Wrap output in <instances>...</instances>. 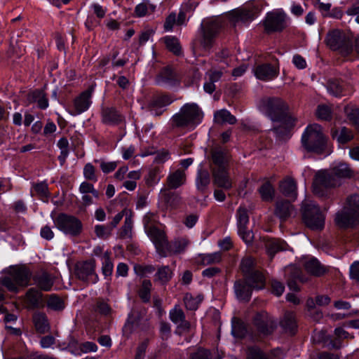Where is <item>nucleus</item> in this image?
Wrapping results in <instances>:
<instances>
[{"instance_id":"1","label":"nucleus","mask_w":359,"mask_h":359,"mask_svg":"<svg viewBox=\"0 0 359 359\" xmlns=\"http://www.w3.org/2000/svg\"><path fill=\"white\" fill-rule=\"evenodd\" d=\"M203 117V113L196 104L187 103L172 116L171 121L175 127L192 130L201 122Z\"/></svg>"},{"instance_id":"2","label":"nucleus","mask_w":359,"mask_h":359,"mask_svg":"<svg viewBox=\"0 0 359 359\" xmlns=\"http://www.w3.org/2000/svg\"><path fill=\"white\" fill-rule=\"evenodd\" d=\"M327 138L323 131L322 127L313 123L309 125L302 135V146L309 152L322 154L327 145Z\"/></svg>"},{"instance_id":"3","label":"nucleus","mask_w":359,"mask_h":359,"mask_svg":"<svg viewBox=\"0 0 359 359\" xmlns=\"http://www.w3.org/2000/svg\"><path fill=\"white\" fill-rule=\"evenodd\" d=\"M335 222L341 228L359 224V195L353 194L347 198L344 209L336 214Z\"/></svg>"},{"instance_id":"4","label":"nucleus","mask_w":359,"mask_h":359,"mask_svg":"<svg viewBox=\"0 0 359 359\" xmlns=\"http://www.w3.org/2000/svg\"><path fill=\"white\" fill-rule=\"evenodd\" d=\"M259 109L273 122H284L287 116V105L280 97L262 98Z\"/></svg>"},{"instance_id":"5","label":"nucleus","mask_w":359,"mask_h":359,"mask_svg":"<svg viewBox=\"0 0 359 359\" xmlns=\"http://www.w3.org/2000/svg\"><path fill=\"white\" fill-rule=\"evenodd\" d=\"M302 219L311 230H322L325 225V215L319 206L312 201L304 200L302 205Z\"/></svg>"},{"instance_id":"6","label":"nucleus","mask_w":359,"mask_h":359,"mask_svg":"<svg viewBox=\"0 0 359 359\" xmlns=\"http://www.w3.org/2000/svg\"><path fill=\"white\" fill-rule=\"evenodd\" d=\"M265 286V278L262 273H255L245 278L244 280L235 283L234 289L237 297L242 301H248L251 297L252 290H262Z\"/></svg>"},{"instance_id":"7","label":"nucleus","mask_w":359,"mask_h":359,"mask_svg":"<svg viewBox=\"0 0 359 359\" xmlns=\"http://www.w3.org/2000/svg\"><path fill=\"white\" fill-rule=\"evenodd\" d=\"M31 273L25 267H13L7 276L2 278L1 283L9 291L17 292L19 287L28 285Z\"/></svg>"},{"instance_id":"8","label":"nucleus","mask_w":359,"mask_h":359,"mask_svg":"<svg viewBox=\"0 0 359 359\" xmlns=\"http://www.w3.org/2000/svg\"><path fill=\"white\" fill-rule=\"evenodd\" d=\"M152 216L153 215L151 214H147L144 216V228L147 231L148 236L154 244L158 253L161 257H166L168 254L169 242L163 231H161L149 224V220Z\"/></svg>"},{"instance_id":"9","label":"nucleus","mask_w":359,"mask_h":359,"mask_svg":"<svg viewBox=\"0 0 359 359\" xmlns=\"http://www.w3.org/2000/svg\"><path fill=\"white\" fill-rule=\"evenodd\" d=\"M326 45L333 50L346 55L352 51V43L350 37L339 29L330 31L325 37Z\"/></svg>"},{"instance_id":"10","label":"nucleus","mask_w":359,"mask_h":359,"mask_svg":"<svg viewBox=\"0 0 359 359\" xmlns=\"http://www.w3.org/2000/svg\"><path fill=\"white\" fill-rule=\"evenodd\" d=\"M339 182L334 175L330 171H320L316 175L313 184V191L315 195L321 198L330 196L328 189L338 186Z\"/></svg>"},{"instance_id":"11","label":"nucleus","mask_w":359,"mask_h":359,"mask_svg":"<svg viewBox=\"0 0 359 359\" xmlns=\"http://www.w3.org/2000/svg\"><path fill=\"white\" fill-rule=\"evenodd\" d=\"M57 228L67 235L79 236L83 229L81 222L74 216L67 214H60L55 219Z\"/></svg>"},{"instance_id":"12","label":"nucleus","mask_w":359,"mask_h":359,"mask_svg":"<svg viewBox=\"0 0 359 359\" xmlns=\"http://www.w3.org/2000/svg\"><path fill=\"white\" fill-rule=\"evenodd\" d=\"M253 324L260 337L271 335L277 327L276 319L265 311H261L255 316Z\"/></svg>"},{"instance_id":"13","label":"nucleus","mask_w":359,"mask_h":359,"mask_svg":"<svg viewBox=\"0 0 359 359\" xmlns=\"http://www.w3.org/2000/svg\"><path fill=\"white\" fill-rule=\"evenodd\" d=\"M145 315L146 311L144 309H132L123 327V334L129 337L133 332L139 329H144L147 321Z\"/></svg>"},{"instance_id":"14","label":"nucleus","mask_w":359,"mask_h":359,"mask_svg":"<svg viewBox=\"0 0 359 359\" xmlns=\"http://www.w3.org/2000/svg\"><path fill=\"white\" fill-rule=\"evenodd\" d=\"M287 14L282 9L274 10L266 14L264 21L266 32L283 31L287 27Z\"/></svg>"},{"instance_id":"15","label":"nucleus","mask_w":359,"mask_h":359,"mask_svg":"<svg viewBox=\"0 0 359 359\" xmlns=\"http://www.w3.org/2000/svg\"><path fill=\"white\" fill-rule=\"evenodd\" d=\"M236 220L239 236L245 243H250L253 240L254 235L248 228L249 215L245 208L241 206L237 210Z\"/></svg>"},{"instance_id":"16","label":"nucleus","mask_w":359,"mask_h":359,"mask_svg":"<svg viewBox=\"0 0 359 359\" xmlns=\"http://www.w3.org/2000/svg\"><path fill=\"white\" fill-rule=\"evenodd\" d=\"M95 267L94 259L79 262L76 265V275L83 281L95 283L98 280V276L95 272Z\"/></svg>"},{"instance_id":"17","label":"nucleus","mask_w":359,"mask_h":359,"mask_svg":"<svg viewBox=\"0 0 359 359\" xmlns=\"http://www.w3.org/2000/svg\"><path fill=\"white\" fill-rule=\"evenodd\" d=\"M218 29V24L215 22H210L204 25L203 36L201 40V45L204 50H209L212 47L214 37L217 34Z\"/></svg>"},{"instance_id":"18","label":"nucleus","mask_w":359,"mask_h":359,"mask_svg":"<svg viewBox=\"0 0 359 359\" xmlns=\"http://www.w3.org/2000/svg\"><path fill=\"white\" fill-rule=\"evenodd\" d=\"M213 182L215 185L224 189L229 190L232 187V180L230 177L227 168L211 170Z\"/></svg>"},{"instance_id":"19","label":"nucleus","mask_w":359,"mask_h":359,"mask_svg":"<svg viewBox=\"0 0 359 359\" xmlns=\"http://www.w3.org/2000/svg\"><path fill=\"white\" fill-rule=\"evenodd\" d=\"M255 76L262 81H270L278 75V69L266 63L257 66L254 69Z\"/></svg>"},{"instance_id":"20","label":"nucleus","mask_w":359,"mask_h":359,"mask_svg":"<svg viewBox=\"0 0 359 359\" xmlns=\"http://www.w3.org/2000/svg\"><path fill=\"white\" fill-rule=\"evenodd\" d=\"M93 91V87L91 86L88 90L82 92L77 97L74 99V106L76 114H81L89 108L91 104V97Z\"/></svg>"},{"instance_id":"21","label":"nucleus","mask_w":359,"mask_h":359,"mask_svg":"<svg viewBox=\"0 0 359 359\" xmlns=\"http://www.w3.org/2000/svg\"><path fill=\"white\" fill-rule=\"evenodd\" d=\"M227 153L222 148H214L211 150V170L227 168Z\"/></svg>"},{"instance_id":"22","label":"nucleus","mask_w":359,"mask_h":359,"mask_svg":"<svg viewBox=\"0 0 359 359\" xmlns=\"http://www.w3.org/2000/svg\"><path fill=\"white\" fill-rule=\"evenodd\" d=\"M172 102V100L168 95H160L154 97L148 103L147 108L154 116L162 114L161 109Z\"/></svg>"},{"instance_id":"23","label":"nucleus","mask_w":359,"mask_h":359,"mask_svg":"<svg viewBox=\"0 0 359 359\" xmlns=\"http://www.w3.org/2000/svg\"><path fill=\"white\" fill-rule=\"evenodd\" d=\"M280 191L286 197L294 201L297 196V188L295 180L291 177H286L279 184Z\"/></svg>"},{"instance_id":"24","label":"nucleus","mask_w":359,"mask_h":359,"mask_svg":"<svg viewBox=\"0 0 359 359\" xmlns=\"http://www.w3.org/2000/svg\"><path fill=\"white\" fill-rule=\"evenodd\" d=\"M170 319L175 324L178 325V329L182 331H188L190 328V323L185 320V315L182 309L175 306L170 311Z\"/></svg>"},{"instance_id":"25","label":"nucleus","mask_w":359,"mask_h":359,"mask_svg":"<svg viewBox=\"0 0 359 359\" xmlns=\"http://www.w3.org/2000/svg\"><path fill=\"white\" fill-rule=\"evenodd\" d=\"M306 271L315 276H321L328 271V268L323 264L316 258H309L304 263Z\"/></svg>"},{"instance_id":"26","label":"nucleus","mask_w":359,"mask_h":359,"mask_svg":"<svg viewBox=\"0 0 359 359\" xmlns=\"http://www.w3.org/2000/svg\"><path fill=\"white\" fill-rule=\"evenodd\" d=\"M25 303L28 309H36L43 306V294L35 288H30L25 294Z\"/></svg>"},{"instance_id":"27","label":"nucleus","mask_w":359,"mask_h":359,"mask_svg":"<svg viewBox=\"0 0 359 359\" xmlns=\"http://www.w3.org/2000/svg\"><path fill=\"white\" fill-rule=\"evenodd\" d=\"M294 212L293 205L287 201H278L276 204L275 215L281 220L285 221Z\"/></svg>"},{"instance_id":"28","label":"nucleus","mask_w":359,"mask_h":359,"mask_svg":"<svg viewBox=\"0 0 359 359\" xmlns=\"http://www.w3.org/2000/svg\"><path fill=\"white\" fill-rule=\"evenodd\" d=\"M102 118L103 123L109 125L118 124L123 121V116L114 107L103 109Z\"/></svg>"},{"instance_id":"29","label":"nucleus","mask_w":359,"mask_h":359,"mask_svg":"<svg viewBox=\"0 0 359 359\" xmlns=\"http://www.w3.org/2000/svg\"><path fill=\"white\" fill-rule=\"evenodd\" d=\"M167 186L170 189H175L186 182V174L184 170H177L167 177Z\"/></svg>"},{"instance_id":"30","label":"nucleus","mask_w":359,"mask_h":359,"mask_svg":"<svg viewBox=\"0 0 359 359\" xmlns=\"http://www.w3.org/2000/svg\"><path fill=\"white\" fill-rule=\"evenodd\" d=\"M280 325L286 333L294 334L297 328L294 314L292 312H286L280 322Z\"/></svg>"},{"instance_id":"31","label":"nucleus","mask_w":359,"mask_h":359,"mask_svg":"<svg viewBox=\"0 0 359 359\" xmlns=\"http://www.w3.org/2000/svg\"><path fill=\"white\" fill-rule=\"evenodd\" d=\"M34 284L41 290L49 291L53 285V280L46 272H41L33 277Z\"/></svg>"},{"instance_id":"32","label":"nucleus","mask_w":359,"mask_h":359,"mask_svg":"<svg viewBox=\"0 0 359 359\" xmlns=\"http://www.w3.org/2000/svg\"><path fill=\"white\" fill-rule=\"evenodd\" d=\"M265 248L267 254L271 259L276 252L285 249V243L278 239L267 238L265 241Z\"/></svg>"},{"instance_id":"33","label":"nucleus","mask_w":359,"mask_h":359,"mask_svg":"<svg viewBox=\"0 0 359 359\" xmlns=\"http://www.w3.org/2000/svg\"><path fill=\"white\" fill-rule=\"evenodd\" d=\"M29 102H36L39 108L44 109L48 107V100L43 90H36L28 95Z\"/></svg>"},{"instance_id":"34","label":"nucleus","mask_w":359,"mask_h":359,"mask_svg":"<svg viewBox=\"0 0 359 359\" xmlns=\"http://www.w3.org/2000/svg\"><path fill=\"white\" fill-rule=\"evenodd\" d=\"M330 170L337 180L341 178H349L352 176V170L344 163L337 164Z\"/></svg>"},{"instance_id":"35","label":"nucleus","mask_w":359,"mask_h":359,"mask_svg":"<svg viewBox=\"0 0 359 359\" xmlns=\"http://www.w3.org/2000/svg\"><path fill=\"white\" fill-rule=\"evenodd\" d=\"M327 88L330 94L336 97L345 96L347 95L344 83L337 79L329 81Z\"/></svg>"},{"instance_id":"36","label":"nucleus","mask_w":359,"mask_h":359,"mask_svg":"<svg viewBox=\"0 0 359 359\" xmlns=\"http://www.w3.org/2000/svg\"><path fill=\"white\" fill-rule=\"evenodd\" d=\"M214 120L219 124H223L224 123L235 124L236 123V117L226 109H221L215 111L214 114Z\"/></svg>"},{"instance_id":"37","label":"nucleus","mask_w":359,"mask_h":359,"mask_svg":"<svg viewBox=\"0 0 359 359\" xmlns=\"http://www.w3.org/2000/svg\"><path fill=\"white\" fill-rule=\"evenodd\" d=\"M241 269L246 278L247 276L254 275L255 273H262L255 269V260L250 257H246L241 260Z\"/></svg>"},{"instance_id":"38","label":"nucleus","mask_w":359,"mask_h":359,"mask_svg":"<svg viewBox=\"0 0 359 359\" xmlns=\"http://www.w3.org/2000/svg\"><path fill=\"white\" fill-rule=\"evenodd\" d=\"M33 320L37 332L43 334L48 331L49 324L45 314L37 313L34 314Z\"/></svg>"},{"instance_id":"39","label":"nucleus","mask_w":359,"mask_h":359,"mask_svg":"<svg viewBox=\"0 0 359 359\" xmlns=\"http://www.w3.org/2000/svg\"><path fill=\"white\" fill-rule=\"evenodd\" d=\"M210 182V177L209 172L205 169H200L198 171L196 177V187L197 189L201 191H203Z\"/></svg>"},{"instance_id":"40","label":"nucleus","mask_w":359,"mask_h":359,"mask_svg":"<svg viewBox=\"0 0 359 359\" xmlns=\"http://www.w3.org/2000/svg\"><path fill=\"white\" fill-rule=\"evenodd\" d=\"M189 243L187 238H178L171 243H169L168 252L180 253L187 248Z\"/></svg>"},{"instance_id":"41","label":"nucleus","mask_w":359,"mask_h":359,"mask_svg":"<svg viewBox=\"0 0 359 359\" xmlns=\"http://www.w3.org/2000/svg\"><path fill=\"white\" fill-rule=\"evenodd\" d=\"M111 253L106 251L101 255L102 272L104 276H110L112 274L114 264L110 257Z\"/></svg>"},{"instance_id":"42","label":"nucleus","mask_w":359,"mask_h":359,"mask_svg":"<svg viewBox=\"0 0 359 359\" xmlns=\"http://www.w3.org/2000/svg\"><path fill=\"white\" fill-rule=\"evenodd\" d=\"M155 8V6L151 4L148 0H144L136 6L135 13L136 16L141 18L147 14L152 13Z\"/></svg>"},{"instance_id":"43","label":"nucleus","mask_w":359,"mask_h":359,"mask_svg":"<svg viewBox=\"0 0 359 359\" xmlns=\"http://www.w3.org/2000/svg\"><path fill=\"white\" fill-rule=\"evenodd\" d=\"M172 276V272L168 266H161L155 275V280L161 284L168 283Z\"/></svg>"},{"instance_id":"44","label":"nucleus","mask_w":359,"mask_h":359,"mask_svg":"<svg viewBox=\"0 0 359 359\" xmlns=\"http://www.w3.org/2000/svg\"><path fill=\"white\" fill-rule=\"evenodd\" d=\"M255 18V13L248 8H242L235 12V21L236 22H245L251 21Z\"/></svg>"},{"instance_id":"45","label":"nucleus","mask_w":359,"mask_h":359,"mask_svg":"<svg viewBox=\"0 0 359 359\" xmlns=\"http://www.w3.org/2000/svg\"><path fill=\"white\" fill-rule=\"evenodd\" d=\"M57 146L60 150V154L58 160L61 165H63L69 155V141L66 137H62L57 142Z\"/></svg>"},{"instance_id":"46","label":"nucleus","mask_w":359,"mask_h":359,"mask_svg":"<svg viewBox=\"0 0 359 359\" xmlns=\"http://www.w3.org/2000/svg\"><path fill=\"white\" fill-rule=\"evenodd\" d=\"M334 334L336 339L334 340H330V345L332 348H340L341 347V342L340 339H346L350 337L349 334L341 327H337L334 330Z\"/></svg>"},{"instance_id":"47","label":"nucleus","mask_w":359,"mask_h":359,"mask_svg":"<svg viewBox=\"0 0 359 359\" xmlns=\"http://www.w3.org/2000/svg\"><path fill=\"white\" fill-rule=\"evenodd\" d=\"M203 299V297L201 294L194 297L191 294H186L184 297L185 306L189 310H196Z\"/></svg>"},{"instance_id":"48","label":"nucleus","mask_w":359,"mask_h":359,"mask_svg":"<svg viewBox=\"0 0 359 359\" xmlns=\"http://www.w3.org/2000/svg\"><path fill=\"white\" fill-rule=\"evenodd\" d=\"M166 48L175 55H179L181 52V46L178 39L174 36H168L163 38Z\"/></svg>"},{"instance_id":"49","label":"nucleus","mask_w":359,"mask_h":359,"mask_svg":"<svg viewBox=\"0 0 359 359\" xmlns=\"http://www.w3.org/2000/svg\"><path fill=\"white\" fill-rule=\"evenodd\" d=\"M259 192L263 201H271L274 195V189L269 182H265L259 189Z\"/></svg>"},{"instance_id":"50","label":"nucleus","mask_w":359,"mask_h":359,"mask_svg":"<svg viewBox=\"0 0 359 359\" xmlns=\"http://www.w3.org/2000/svg\"><path fill=\"white\" fill-rule=\"evenodd\" d=\"M222 260V254L216 252L209 254H203L201 255V263L203 265L215 264L220 262Z\"/></svg>"},{"instance_id":"51","label":"nucleus","mask_w":359,"mask_h":359,"mask_svg":"<svg viewBox=\"0 0 359 359\" xmlns=\"http://www.w3.org/2000/svg\"><path fill=\"white\" fill-rule=\"evenodd\" d=\"M47 306L55 311L62 310L65 308L63 301L55 294L47 296Z\"/></svg>"},{"instance_id":"52","label":"nucleus","mask_w":359,"mask_h":359,"mask_svg":"<svg viewBox=\"0 0 359 359\" xmlns=\"http://www.w3.org/2000/svg\"><path fill=\"white\" fill-rule=\"evenodd\" d=\"M151 283L149 280H144L139 291V296L144 302H148L151 298Z\"/></svg>"},{"instance_id":"53","label":"nucleus","mask_w":359,"mask_h":359,"mask_svg":"<svg viewBox=\"0 0 359 359\" xmlns=\"http://www.w3.org/2000/svg\"><path fill=\"white\" fill-rule=\"evenodd\" d=\"M231 332L235 337L243 338L247 332L245 325L238 320L233 321Z\"/></svg>"},{"instance_id":"54","label":"nucleus","mask_w":359,"mask_h":359,"mask_svg":"<svg viewBox=\"0 0 359 359\" xmlns=\"http://www.w3.org/2000/svg\"><path fill=\"white\" fill-rule=\"evenodd\" d=\"M160 173L161 169L159 167H154L151 168L146 178L147 184L149 185H153L159 182L161 179Z\"/></svg>"},{"instance_id":"55","label":"nucleus","mask_w":359,"mask_h":359,"mask_svg":"<svg viewBox=\"0 0 359 359\" xmlns=\"http://www.w3.org/2000/svg\"><path fill=\"white\" fill-rule=\"evenodd\" d=\"M133 228V219L130 215H126L124 224L121 228L120 236L121 238H130Z\"/></svg>"},{"instance_id":"56","label":"nucleus","mask_w":359,"mask_h":359,"mask_svg":"<svg viewBox=\"0 0 359 359\" xmlns=\"http://www.w3.org/2000/svg\"><path fill=\"white\" fill-rule=\"evenodd\" d=\"M34 191L41 200H46L49 196L48 184L46 182H40L34 184Z\"/></svg>"},{"instance_id":"57","label":"nucleus","mask_w":359,"mask_h":359,"mask_svg":"<svg viewBox=\"0 0 359 359\" xmlns=\"http://www.w3.org/2000/svg\"><path fill=\"white\" fill-rule=\"evenodd\" d=\"M316 114L318 119L327 121L331 118V109L324 104L319 105L316 109Z\"/></svg>"},{"instance_id":"58","label":"nucleus","mask_w":359,"mask_h":359,"mask_svg":"<svg viewBox=\"0 0 359 359\" xmlns=\"http://www.w3.org/2000/svg\"><path fill=\"white\" fill-rule=\"evenodd\" d=\"M79 191L82 194H90L93 195V196H94V198H99L98 191L95 189L94 186L88 182H83L80 184Z\"/></svg>"},{"instance_id":"59","label":"nucleus","mask_w":359,"mask_h":359,"mask_svg":"<svg viewBox=\"0 0 359 359\" xmlns=\"http://www.w3.org/2000/svg\"><path fill=\"white\" fill-rule=\"evenodd\" d=\"M83 176L88 180L93 182L97 181V177L95 174V168L90 163L85 165L83 168Z\"/></svg>"},{"instance_id":"60","label":"nucleus","mask_w":359,"mask_h":359,"mask_svg":"<svg viewBox=\"0 0 359 359\" xmlns=\"http://www.w3.org/2000/svg\"><path fill=\"white\" fill-rule=\"evenodd\" d=\"M135 273L140 276H147L155 271L152 265H135L134 266Z\"/></svg>"},{"instance_id":"61","label":"nucleus","mask_w":359,"mask_h":359,"mask_svg":"<svg viewBox=\"0 0 359 359\" xmlns=\"http://www.w3.org/2000/svg\"><path fill=\"white\" fill-rule=\"evenodd\" d=\"M353 137L352 133L350 130L345 127L340 129L339 133L337 136V140L341 144H344L350 141Z\"/></svg>"},{"instance_id":"62","label":"nucleus","mask_w":359,"mask_h":359,"mask_svg":"<svg viewBox=\"0 0 359 359\" xmlns=\"http://www.w3.org/2000/svg\"><path fill=\"white\" fill-rule=\"evenodd\" d=\"M248 359H266V358L259 348L251 347L248 348Z\"/></svg>"},{"instance_id":"63","label":"nucleus","mask_w":359,"mask_h":359,"mask_svg":"<svg viewBox=\"0 0 359 359\" xmlns=\"http://www.w3.org/2000/svg\"><path fill=\"white\" fill-rule=\"evenodd\" d=\"M190 359H212V357L208 350L198 348L191 355Z\"/></svg>"},{"instance_id":"64","label":"nucleus","mask_w":359,"mask_h":359,"mask_svg":"<svg viewBox=\"0 0 359 359\" xmlns=\"http://www.w3.org/2000/svg\"><path fill=\"white\" fill-rule=\"evenodd\" d=\"M349 275L351 279L359 284V262L355 261L350 266Z\"/></svg>"}]
</instances>
